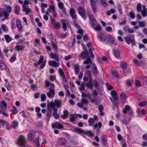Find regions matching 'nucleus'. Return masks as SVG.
Segmentation results:
<instances>
[{
    "label": "nucleus",
    "instance_id": "nucleus-1",
    "mask_svg": "<svg viewBox=\"0 0 147 147\" xmlns=\"http://www.w3.org/2000/svg\"><path fill=\"white\" fill-rule=\"evenodd\" d=\"M16 144L20 147H24L26 145L25 137L23 135H20L16 142Z\"/></svg>",
    "mask_w": 147,
    "mask_h": 147
},
{
    "label": "nucleus",
    "instance_id": "nucleus-2",
    "mask_svg": "<svg viewBox=\"0 0 147 147\" xmlns=\"http://www.w3.org/2000/svg\"><path fill=\"white\" fill-rule=\"evenodd\" d=\"M62 104V101L61 100H55L54 102L51 101L48 103L49 106L51 107L53 109L55 108V107L57 108H60L61 107V105Z\"/></svg>",
    "mask_w": 147,
    "mask_h": 147
},
{
    "label": "nucleus",
    "instance_id": "nucleus-3",
    "mask_svg": "<svg viewBox=\"0 0 147 147\" xmlns=\"http://www.w3.org/2000/svg\"><path fill=\"white\" fill-rule=\"evenodd\" d=\"M111 94L112 95L113 99L114 100V101H113L112 98L111 99L113 105L115 106H117V104L116 101L118 100V97L117 95V93L115 90H113L111 91Z\"/></svg>",
    "mask_w": 147,
    "mask_h": 147
},
{
    "label": "nucleus",
    "instance_id": "nucleus-4",
    "mask_svg": "<svg viewBox=\"0 0 147 147\" xmlns=\"http://www.w3.org/2000/svg\"><path fill=\"white\" fill-rule=\"evenodd\" d=\"M55 91L54 89V86L53 84L51 85L49 88V91L47 93V96L49 98L54 96Z\"/></svg>",
    "mask_w": 147,
    "mask_h": 147
},
{
    "label": "nucleus",
    "instance_id": "nucleus-5",
    "mask_svg": "<svg viewBox=\"0 0 147 147\" xmlns=\"http://www.w3.org/2000/svg\"><path fill=\"white\" fill-rule=\"evenodd\" d=\"M78 9L79 15L82 16L83 19L85 20L86 18V17L85 16V15L86 14L85 9L82 6H80L78 7Z\"/></svg>",
    "mask_w": 147,
    "mask_h": 147
},
{
    "label": "nucleus",
    "instance_id": "nucleus-6",
    "mask_svg": "<svg viewBox=\"0 0 147 147\" xmlns=\"http://www.w3.org/2000/svg\"><path fill=\"white\" fill-rule=\"evenodd\" d=\"M51 107L49 106V105H47V111L46 113L47 119L48 121H49L51 116L53 110L51 109Z\"/></svg>",
    "mask_w": 147,
    "mask_h": 147
},
{
    "label": "nucleus",
    "instance_id": "nucleus-7",
    "mask_svg": "<svg viewBox=\"0 0 147 147\" xmlns=\"http://www.w3.org/2000/svg\"><path fill=\"white\" fill-rule=\"evenodd\" d=\"M69 14L73 21H76L77 16L76 14L75 9L74 8H71L70 9Z\"/></svg>",
    "mask_w": 147,
    "mask_h": 147
},
{
    "label": "nucleus",
    "instance_id": "nucleus-8",
    "mask_svg": "<svg viewBox=\"0 0 147 147\" xmlns=\"http://www.w3.org/2000/svg\"><path fill=\"white\" fill-rule=\"evenodd\" d=\"M124 39L127 43L129 45L130 43H131L132 45H135L136 43L134 41V38L131 39L130 37L127 36L125 37Z\"/></svg>",
    "mask_w": 147,
    "mask_h": 147
},
{
    "label": "nucleus",
    "instance_id": "nucleus-9",
    "mask_svg": "<svg viewBox=\"0 0 147 147\" xmlns=\"http://www.w3.org/2000/svg\"><path fill=\"white\" fill-rule=\"evenodd\" d=\"M63 127V125L58 122H56L52 124V127L53 128H56L58 129H61Z\"/></svg>",
    "mask_w": 147,
    "mask_h": 147
},
{
    "label": "nucleus",
    "instance_id": "nucleus-10",
    "mask_svg": "<svg viewBox=\"0 0 147 147\" xmlns=\"http://www.w3.org/2000/svg\"><path fill=\"white\" fill-rule=\"evenodd\" d=\"M35 132L34 130H32L30 131L28 134V139L30 140H32L34 137Z\"/></svg>",
    "mask_w": 147,
    "mask_h": 147
},
{
    "label": "nucleus",
    "instance_id": "nucleus-11",
    "mask_svg": "<svg viewBox=\"0 0 147 147\" xmlns=\"http://www.w3.org/2000/svg\"><path fill=\"white\" fill-rule=\"evenodd\" d=\"M89 56L87 50H85L84 52H82L80 56V57L82 59H85L86 57Z\"/></svg>",
    "mask_w": 147,
    "mask_h": 147
},
{
    "label": "nucleus",
    "instance_id": "nucleus-12",
    "mask_svg": "<svg viewBox=\"0 0 147 147\" xmlns=\"http://www.w3.org/2000/svg\"><path fill=\"white\" fill-rule=\"evenodd\" d=\"M53 114L54 118L56 119H58L59 117V115L57 113L58 110L57 108H54L53 109Z\"/></svg>",
    "mask_w": 147,
    "mask_h": 147
},
{
    "label": "nucleus",
    "instance_id": "nucleus-13",
    "mask_svg": "<svg viewBox=\"0 0 147 147\" xmlns=\"http://www.w3.org/2000/svg\"><path fill=\"white\" fill-rule=\"evenodd\" d=\"M143 10L141 11V14L143 17H145L147 16V9L145 5L142 6Z\"/></svg>",
    "mask_w": 147,
    "mask_h": 147
},
{
    "label": "nucleus",
    "instance_id": "nucleus-14",
    "mask_svg": "<svg viewBox=\"0 0 147 147\" xmlns=\"http://www.w3.org/2000/svg\"><path fill=\"white\" fill-rule=\"evenodd\" d=\"M114 55L116 57L119 58L121 56V53L119 50L117 49H114L113 50Z\"/></svg>",
    "mask_w": 147,
    "mask_h": 147
},
{
    "label": "nucleus",
    "instance_id": "nucleus-15",
    "mask_svg": "<svg viewBox=\"0 0 147 147\" xmlns=\"http://www.w3.org/2000/svg\"><path fill=\"white\" fill-rule=\"evenodd\" d=\"M49 65L52 67H57L59 65V64L55 61H49L48 62Z\"/></svg>",
    "mask_w": 147,
    "mask_h": 147
},
{
    "label": "nucleus",
    "instance_id": "nucleus-16",
    "mask_svg": "<svg viewBox=\"0 0 147 147\" xmlns=\"http://www.w3.org/2000/svg\"><path fill=\"white\" fill-rule=\"evenodd\" d=\"M50 56L51 58L54 59L56 61H58V56L57 54H53L52 52H51L50 54Z\"/></svg>",
    "mask_w": 147,
    "mask_h": 147
},
{
    "label": "nucleus",
    "instance_id": "nucleus-17",
    "mask_svg": "<svg viewBox=\"0 0 147 147\" xmlns=\"http://www.w3.org/2000/svg\"><path fill=\"white\" fill-rule=\"evenodd\" d=\"M25 48V47L22 45H18L16 46L14 48V50L17 51H20L23 50Z\"/></svg>",
    "mask_w": 147,
    "mask_h": 147
},
{
    "label": "nucleus",
    "instance_id": "nucleus-18",
    "mask_svg": "<svg viewBox=\"0 0 147 147\" xmlns=\"http://www.w3.org/2000/svg\"><path fill=\"white\" fill-rule=\"evenodd\" d=\"M69 114L68 111L65 110L63 112V115H61V118L63 119H65L66 118Z\"/></svg>",
    "mask_w": 147,
    "mask_h": 147
},
{
    "label": "nucleus",
    "instance_id": "nucleus-19",
    "mask_svg": "<svg viewBox=\"0 0 147 147\" xmlns=\"http://www.w3.org/2000/svg\"><path fill=\"white\" fill-rule=\"evenodd\" d=\"M93 65V68H92L93 73L95 75L97 74L98 72L97 67L96 66L95 64L94 63L92 64Z\"/></svg>",
    "mask_w": 147,
    "mask_h": 147
},
{
    "label": "nucleus",
    "instance_id": "nucleus-20",
    "mask_svg": "<svg viewBox=\"0 0 147 147\" xmlns=\"http://www.w3.org/2000/svg\"><path fill=\"white\" fill-rule=\"evenodd\" d=\"M96 4H94L91 5L92 11L94 14H96L97 12V7L96 6Z\"/></svg>",
    "mask_w": 147,
    "mask_h": 147
},
{
    "label": "nucleus",
    "instance_id": "nucleus-21",
    "mask_svg": "<svg viewBox=\"0 0 147 147\" xmlns=\"http://www.w3.org/2000/svg\"><path fill=\"white\" fill-rule=\"evenodd\" d=\"M7 106V105L4 101H2L0 103V107L3 109H5Z\"/></svg>",
    "mask_w": 147,
    "mask_h": 147
},
{
    "label": "nucleus",
    "instance_id": "nucleus-22",
    "mask_svg": "<svg viewBox=\"0 0 147 147\" xmlns=\"http://www.w3.org/2000/svg\"><path fill=\"white\" fill-rule=\"evenodd\" d=\"M130 108L129 106L126 105L125 106V108L123 109V113H126L128 111L130 110Z\"/></svg>",
    "mask_w": 147,
    "mask_h": 147
},
{
    "label": "nucleus",
    "instance_id": "nucleus-23",
    "mask_svg": "<svg viewBox=\"0 0 147 147\" xmlns=\"http://www.w3.org/2000/svg\"><path fill=\"white\" fill-rule=\"evenodd\" d=\"M74 128L75 130L78 134L83 133L84 132V130L80 128L75 127Z\"/></svg>",
    "mask_w": 147,
    "mask_h": 147
},
{
    "label": "nucleus",
    "instance_id": "nucleus-24",
    "mask_svg": "<svg viewBox=\"0 0 147 147\" xmlns=\"http://www.w3.org/2000/svg\"><path fill=\"white\" fill-rule=\"evenodd\" d=\"M136 112L138 114L141 113L143 115H144L146 113V111L144 109H138L137 110Z\"/></svg>",
    "mask_w": 147,
    "mask_h": 147
},
{
    "label": "nucleus",
    "instance_id": "nucleus-25",
    "mask_svg": "<svg viewBox=\"0 0 147 147\" xmlns=\"http://www.w3.org/2000/svg\"><path fill=\"white\" fill-rule=\"evenodd\" d=\"M7 42L8 43L10 42L12 40L10 36L9 35H5L4 36Z\"/></svg>",
    "mask_w": 147,
    "mask_h": 147
},
{
    "label": "nucleus",
    "instance_id": "nucleus-26",
    "mask_svg": "<svg viewBox=\"0 0 147 147\" xmlns=\"http://www.w3.org/2000/svg\"><path fill=\"white\" fill-rule=\"evenodd\" d=\"M23 7V11L26 12V15H28L29 13H30L32 10L30 8H26V7Z\"/></svg>",
    "mask_w": 147,
    "mask_h": 147
},
{
    "label": "nucleus",
    "instance_id": "nucleus-27",
    "mask_svg": "<svg viewBox=\"0 0 147 147\" xmlns=\"http://www.w3.org/2000/svg\"><path fill=\"white\" fill-rule=\"evenodd\" d=\"M88 122L89 123V126H91L95 122V120L93 118H90L89 119Z\"/></svg>",
    "mask_w": 147,
    "mask_h": 147
},
{
    "label": "nucleus",
    "instance_id": "nucleus-28",
    "mask_svg": "<svg viewBox=\"0 0 147 147\" xmlns=\"http://www.w3.org/2000/svg\"><path fill=\"white\" fill-rule=\"evenodd\" d=\"M20 10L19 6L17 5L14 8V12L15 13L16 15H18L19 13V11Z\"/></svg>",
    "mask_w": 147,
    "mask_h": 147
},
{
    "label": "nucleus",
    "instance_id": "nucleus-29",
    "mask_svg": "<svg viewBox=\"0 0 147 147\" xmlns=\"http://www.w3.org/2000/svg\"><path fill=\"white\" fill-rule=\"evenodd\" d=\"M90 23L93 28L95 27L96 25H97V24L96 21L95 20L90 22Z\"/></svg>",
    "mask_w": 147,
    "mask_h": 147
},
{
    "label": "nucleus",
    "instance_id": "nucleus-30",
    "mask_svg": "<svg viewBox=\"0 0 147 147\" xmlns=\"http://www.w3.org/2000/svg\"><path fill=\"white\" fill-rule=\"evenodd\" d=\"M74 69L75 74L77 75L78 74L80 71L79 65H75Z\"/></svg>",
    "mask_w": 147,
    "mask_h": 147
},
{
    "label": "nucleus",
    "instance_id": "nucleus-31",
    "mask_svg": "<svg viewBox=\"0 0 147 147\" xmlns=\"http://www.w3.org/2000/svg\"><path fill=\"white\" fill-rule=\"evenodd\" d=\"M77 118V117H76V115L75 114H73L70 119V121L71 122L75 121Z\"/></svg>",
    "mask_w": 147,
    "mask_h": 147
},
{
    "label": "nucleus",
    "instance_id": "nucleus-32",
    "mask_svg": "<svg viewBox=\"0 0 147 147\" xmlns=\"http://www.w3.org/2000/svg\"><path fill=\"white\" fill-rule=\"evenodd\" d=\"M120 98L121 100H124L127 98V96L125 94L124 92H122L120 95Z\"/></svg>",
    "mask_w": 147,
    "mask_h": 147
},
{
    "label": "nucleus",
    "instance_id": "nucleus-33",
    "mask_svg": "<svg viewBox=\"0 0 147 147\" xmlns=\"http://www.w3.org/2000/svg\"><path fill=\"white\" fill-rule=\"evenodd\" d=\"M17 27L20 30L22 29V27L19 21L17 20L16 22Z\"/></svg>",
    "mask_w": 147,
    "mask_h": 147
},
{
    "label": "nucleus",
    "instance_id": "nucleus-34",
    "mask_svg": "<svg viewBox=\"0 0 147 147\" xmlns=\"http://www.w3.org/2000/svg\"><path fill=\"white\" fill-rule=\"evenodd\" d=\"M121 67L123 69H126L127 67V64L126 62H122L121 63Z\"/></svg>",
    "mask_w": 147,
    "mask_h": 147
},
{
    "label": "nucleus",
    "instance_id": "nucleus-35",
    "mask_svg": "<svg viewBox=\"0 0 147 147\" xmlns=\"http://www.w3.org/2000/svg\"><path fill=\"white\" fill-rule=\"evenodd\" d=\"M102 124L100 122H99L98 123V124L96 123L94 124L93 126L94 129H96L98 126L99 128H100L102 126Z\"/></svg>",
    "mask_w": 147,
    "mask_h": 147
},
{
    "label": "nucleus",
    "instance_id": "nucleus-36",
    "mask_svg": "<svg viewBox=\"0 0 147 147\" xmlns=\"http://www.w3.org/2000/svg\"><path fill=\"white\" fill-rule=\"evenodd\" d=\"M92 61H91V59L90 58H88L86 59V60L84 61V63L85 64H88L89 63H92Z\"/></svg>",
    "mask_w": 147,
    "mask_h": 147
},
{
    "label": "nucleus",
    "instance_id": "nucleus-37",
    "mask_svg": "<svg viewBox=\"0 0 147 147\" xmlns=\"http://www.w3.org/2000/svg\"><path fill=\"white\" fill-rule=\"evenodd\" d=\"M80 85V87L78 88L79 89L82 91L84 90L85 88L84 83H82Z\"/></svg>",
    "mask_w": 147,
    "mask_h": 147
},
{
    "label": "nucleus",
    "instance_id": "nucleus-38",
    "mask_svg": "<svg viewBox=\"0 0 147 147\" xmlns=\"http://www.w3.org/2000/svg\"><path fill=\"white\" fill-rule=\"evenodd\" d=\"M39 140L40 139L38 137L35 140V144L38 147H39L40 146V144L39 143Z\"/></svg>",
    "mask_w": 147,
    "mask_h": 147
},
{
    "label": "nucleus",
    "instance_id": "nucleus-39",
    "mask_svg": "<svg viewBox=\"0 0 147 147\" xmlns=\"http://www.w3.org/2000/svg\"><path fill=\"white\" fill-rule=\"evenodd\" d=\"M55 27L58 29H60L61 28V25L59 22H57L54 24L53 25Z\"/></svg>",
    "mask_w": 147,
    "mask_h": 147
},
{
    "label": "nucleus",
    "instance_id": "nucleus-40",
    "mask_svg": "<svg viewBox=\"0 0 147 147\" xmlns=\"http://www.w3.org/2000/svg\"><path fill=\"white\" fill-rule=\"evenodd\" d=\"M58 71L59 74L61 77L65 76L63 70L61 68H59Z\"/></svg>",
    "mask_w": 147,
    "mask_h": 147
},
{
    "label": "nucleus",
    "instance_id": "nucleus-41",
    "mask_svg": "<svg viewBox=\"0 0 147 147\" xmlns=\"http://www.w3.org/2000/svg\"><path fill=\"white\" fill-rule=\"evenodd\" d=\"M61 21L63 22V23H62V26L63 29L64 30H66V24L65 23V20H63L62 19L61 20Z\"/></svg>",
    "mask_w": 147,
    "mask_h": 147
},
{
    "label": "nucleus",
    "instance_id": "nucleus-42",
    "mask_svg": "<svg viewBox=\"0 0 147 147\" xmlns=\"http://www.w3.org/2000/svg\"><path fill=\"white\" fill-rule=\"evenodd\" d=\"M86 86L88 88L91 89L92 90L93 89V86L92 84L87 83L86 84Z\"/></svg>",
    "mask_w": 147,
    "mask_h": 147
},
{
    "label": "nucleus",
    "instance_id": "nucleus-43",
    "mask_svg": "<svg viewBox=\"0 0 147 147\" xmlns=\"http://www.w3.org/2000/svg\"><path fill=\"white\" fill-rule=\"evenodd\" d=\"M18 125V123L16 121H13L12 122V127L14 128L17 127Z\"/></svg>",
    "mask_w": 147,
    "mask_h": 147
},
{
    "label": "nucleus",
    "instance_id": "nucleus-44",
    "mask_svg": "<svg viewBox=\"0 0 147 147\" xmlns=\"http://www.w3.org/2000/svg\"><path fill=\"white\" fill-rule=\"evenodd\" d=\"M1 28L4 32H7L8 31L7 28V26L4 24H2Z\"/></svg>",
    "mask_w": 147,
    "mask_h": 147
},
{
    "label": "nucleus",
    "instance_id": "nucleus-45",
    "mask_svg": "<svg viewBox=\"0 0 147 147\" xmlns=\"http://www.w3.org/2000/svg\"><path fill=\"white\" fill-rule=\"evenodd\" d=\"M141 5L140 3L138 4L137 5V10L138 12H140L141 11Z\"/></svg>",
    "mask_w": 147,
    "mask_h": 147
},
{
    "label": "nucleus",
    "instance_id": "nucleus-46",
    "mask_svg": "<svg viewBox=\"0 0 147 147\" xmlns=\"http://www.w3.org/2000/svg\"><path fill=\"white\" fill-rule=\"evenodd\" d=\"M88 98L90 100L91 102L92 103H95L96 104H97L96 102H95V99H92L91 98V95L89 94L88 96Z\"/></svg>",
    "mask_w": 147,
    "mask_h": 147
},
{
    "label": "nucleus",
    "instance_id": "nucleus-47",
    "mask_svg": "<svg viewBox=\"0 0 147 147\" xmlns=\"http://www.w3.org/2000/svg\"><path fill=\"white\" fill-rule=\"evenodd\" d=\"M16 58V55L15 54H14L13 56L10 59V61L11 62H13L15 61Z\"/></svg>",
    "mask_w": 147,
    "mask_h": 147
},
{
    "label": "nucleus",
    "instance_id": "nucleus-48",
    "mask_svg": "<svg viewBox=\"0 0 147 147\" xmlns=\"http://www.w3.org/2000/svg\"><path fill=\"white\" fill-rule=\"evenodd\" d=\"M43 59L44 58L43 56L42 55L40 56L39 61H38L37 63V65H39L41 63H42V62H43Z\"/></svg>",
    "mask_w": 147,
    "mask_h": 147
},
{
    "label": "nucleus",
    "instance_id": "nucleus-49",
    "mask_svg": "<svg viewBox=\"0 0 147 147\" xmlns=\"http://www.w3.org/2000/svg\"><path fill=\"white\" fill-rule=\"evenodd\" d=\"M102 142L104 143L107 141V136L106 135H103L102 136Z\"/></svg>",
    "mask_w": 147,
    "mask_h": 147
},
{
    "label": "nucleus",
    "instance_id": "nucleus-50",
    "mask_svg": "<svg viewBox=\"0 0 147 147\" xmlns=\"http://www.w3.org/2000/svg\"><path fill=\"white\" fill-rule=\"evenodd\" d=\"M96 27H94V28H93L94 30L96 31H98L100 30L101 29V26L99 25L98 24H97V25H96Z\"/></svg>",
    "mask_w": 147,
    "mask_h": 147
},
{
    "label": "nucleus",
    "instance_id": "nucleus-51",
    "mask_svg": "<svg viewBox=\"0 0 147 147\" xmlns=\"http://www.w3.org/2000/svg\"><path fill=\"white\" fill-rule=\"evenodd\" d=\"M88 15L89 17L90 22L95 20L94 17L93 15L88 14Z\"/></svg>",
    "mask_w": 147,
    "mask_h": 147
},
{
    "label": "nucleus",
    "instance_id": "nucleus-52",
    "mask_svg": "<svg viewBox=\"0 0 147 147\" xmlns=\"http://www.w3.org/2000/svg\"><path fill=\"white\" fill-rule=\"evenodd\" d=\"M6 67V65L4 63H2L0 65V68L1 70L5 69Z\"/></svg>",
    "mask_w": 147,
    "mask_h": 147
},
{
    "label": "nucleus",
    "instance_id": "nucleus-53",
    "mask_svg": "<svg viewBox=\"0 0 147 147\" xmlns=\"http://www.w3.org/2000/svg\"><path fill=\"white\" fill-rule=\"evenodd\" d=\"M46 96L44 94H42L41 96V99L42 102L45 101L46 100Z\"/></svg>",
    "mask_w": 147,
    "mask_h": 147
},
{
    "label": "nucleus",
    "instance_id": "nucleus-54",
    "mask_svg": "<svg viewBox=\"0 0 147 147\" xmlns=\"http://www.w3.org/2000/svg\"><path fill=\"white\" fill-rule=\"evenodd\" d=\"M103 37L104 36L101 34L99 35L98 37V38L99 40L105 41L106 39L105 38L103 39Z\"/></svg>",
    "mask_w": 147,
    "mask_h": 147
},
{
    "label": "nucleus",
    "instance_id": "nucleus-55",
    "mask_svg": "<svg viewBox=\"0 0 147 147\" xmlns=\"http://www.w3.org/2000/svg\"><path fill=\"white\" fill-rule=\"evenodd\" d=\"M138 22L139 23V26L141 27H144L145 25L144 22L142 21H138Z\"/></svg>",
    "mask_w": 147,
    "mask_h": 147
},
{
    "label": "nucleus",
    "instance_id": "nucleus-56",
    "mask_svg": "<svg viewBox=\"0 0 147 147\" xmlns=\"http://www.w3.org/2000/svg\"><path fill=\"white\" fill-rule=\"evenodd\" d=\"M138 105L141 107H144L147 105V102L145 101H143L139 103Z\"/></svg>",
    "mask_w": 147,
    "mask_h": 147
},
{
    "label": "nucleus",
    "instance_id": "nucleus-57",
    "mask_svg": "<svg viewBox=\"0 0 147 147\" xmlns=\"http://www.w3.org/2000/svg\"><path fill=\"white\" fill-rule=\"evenodd\" d=\"M112 74L116 78L118 77V74L116 71H112Z\"/></svg>",
    "mask_w": 147,
    "mask_h": 147
},
{
    "label": "nucleus",
    "instance_id": "nucleus-58",
    "mask_svg": "<svg viewBox=\"0 0 147 147\" xmlns=\"http://www.w3.org/2000/svg\"><path fill=\"white\" fill-rule=\"evenodd\" d=\"M58 6L59 8L61 9L63 7L64 4L61 2H58Z\"/></svg>",
    "mask_w": 147,
    "mask_h": 147
},
{
    "label": "nucleus",
    "instance_id": "nucleus-59",
    "mask_svg": "<svg viewBox=\"0 0 147 147\" xmlns=\"http://www.w3.org/2000/svg\"><path fill=\"white\" fill-rule=\"evenodd\" d=\"M97 93L96 92V91L94 90H93V92L92 93V95L93 97L95 99L97 95Z\"/></svg>",
    "mask_w": 147,
    "mask_h": 147
},
{
    "label": "nucleus",
    "instance_id": "nucleus-60",
    "mask_svg": "<svg viewBox=\"0 0 147 147\" xmlns=\"http://www.w3.org/2000/svg\"><path fill=\"white\" fill-rule=\"evenodd\" d=\"M3 14L5 19H7L8 16L9 15V14H8L6 11H4L3 12Z\"/></svg>",
    "mask_w": 147,
    "mask_h": 147
},
{
    "label": "nucleus",
    "instance_id": "nucleus-61",
    "mask_svg": "<svg viewBox=\"0 0 147 147\" xmlns=\"http://www.w3.org/2000/svg\"><path fill=\"white\" fill-rule=\"evenodd\" d=\"M90 5L94 4H96L98 0H89Z\"/></svg>",
    "mask_w": 147,
    "mask_h": 147
},
{
    "label": "nucleus",
    "instance_id": "nucleus-62",
    "mask_svg": "<svg viewBox=\"0 0 147 147\" xmlns=\"http://www.w3.org/2000/svg\"><path fill=\"white\" fill-rule=\"evenodd\" d=\"M81 102L83 104H87L88 101L86 99L83 98L82 99Z\"/></svg>",
    "mask_w": 147,
    "mask_h": 147
},
{
    "label": "nucleus",
    "instance_id": "nucleus-63",
    "mask_svg": "<svg viewBox=\"0 0 147 147\" xmlns=\"http://www.w3.org/2000/svg\"><path fill=\"white\" fill-rule=\"evenodd\" d=\"M94 86L95 87L98 88H99V86L98 84V83L97 82L96 80H94Z\"/></svg>",
    "mask_w": 147,
    "mask_h": 147
},
{
    "label": "nucleus",
    "instance_id": "nucleus-64",
    "mask_svg": "<svg viewBox=\"0 0 147 147\" xmlns=\"http://www.w3.org/2000/svg\"><path fill=\"white\" fill-rule=\"evenodd\" d=\"M135 84L136 86L137 87H139L141 85L140 82L138 80H136L135 82Z\"/></svg>",
    "mask_w": 147,
    "mask_h": 147
}]
</instances>
